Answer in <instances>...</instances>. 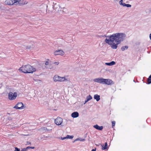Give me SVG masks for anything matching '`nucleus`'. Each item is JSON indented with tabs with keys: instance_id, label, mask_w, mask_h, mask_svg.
<instances>
[{
	"instance_id": "nucleus-16",
	"label": "nucleus",
	"mask_w": 151,
	"mask_h": 151,
	"mask_svg": "<svg viewBox=\"0 0 151 151\" xmlns=\"http://www.w3.org/2000/svg\"><path fill=\"white\" fill-rule=\"evenodd\" d=\"M94 98L96 99L97 101H99L100 100V96L98 94H96L94 95Z\"/></svg>"
},
{
	"instance_id": "nucleus-10",
	"label": "nucleus",
	"mask_w": 151,
	"mask_h": 151,
	"mask_svg": "<svg viewBox=\"0 0 151 151\" xmlns=\"http://www.w3.org/2000/svg\"><path fill=\"white\" fill-rule=\"evenodd\" d=\"M64 52L62 50H56L54 52V55H63L64 54Z\"/></svg>"
},
{
	"instance_id": "nucleus-23",
	"label": "nucleus",
	"mask_w": 151,
	"mask_h": 151,
	"mask_svg": "<svg viewBox=\"0 0 151 151\" xmlns=\"http://www.w3.org/2000/svg\"><path fill=\"white\" fill-rule=\"evenodd\" d=\"M115 124V121H113L112 122V127H114Z\"/></svg>"
},
{
	"instance_id": "nucleus-9",
	"label": "nucleus",
	"mask_w": 151,
	"mask_h": 151,
	"mask_svg": "<svg viewBox=\"0 0 151 151\" xmlns=\"http://www.w3.org/2000/svg\"><path fill=\"white\" fill-rule=\"evenodd\" d=\"M5 2L6 4L9 5H15V4L14 0H6Z\"/></svg>"
},
{
	"instance_id": "nucleus-24",
	"label": "nucleus",
	"mask_w": 151,
	"mask_h": 151,
	"mask_svg": "<svg viewBox=\"0 0 151 151\" xmlns=\"http://www.w3.org/2000/svg\"><path fill=\"white\" fill-rule=\"evenodd\" d=\"M41 129H42L43 130H45V131H46V130H48L47 128L46 127H43L42 128H41Z\"/></svg>"
},
{
	"instance_id": "nucleus-6",
	"label": "nucleus",
	"mask_w": 151,
	"mask_h": 151,
	"mask_svg": "<svg viewBox=\"0 0 151 151\" xmlns=\"http://www.w3.org/2000/svg\"><path fill=\"white\" fill-rule=\"evenodd\" d=\"M17 109H22L25 108L22 102L18 103L14 107Z\"/></svg>"
},
{
	"instance_id": "nucleus-32",
	"label": "nucleus",
	"mask_w": 151,
	"mask_h": 151,
	"mask_svg": "<svg viewBox=\"0 0 151 151\" xmlns=\"http://www.w3.org/2000/svg\"><path fill=\"white\" fill-rule=\"evenodd\" d=\"M31 48V47L30 46H27L26 47V49H30Z\"/></svg>"
},
{
	"instance_id": "nucleus-4",
	"label": "nucleus",
	"mask_w": 151,
	"mask_h": 151,
	"mask_svg": "<svg viewBox=\"0 0 151 151\" xmlns=\"http://www.w3.org/2000/svg\"><path fill=\"white\" fill-rule=\"evenodd\" d=\"M66 80L65 78L64 77H61L58 76V75H55L53 77L54 81L55 82L57 81H63Z\"/></svg>"
},
{
	"instance_id": "nucleus-7",
	"label": "nucleus",
	"mask_w": 151,
	"mask_h": 151,
	"mask_svg": "<svg viewBox=\"0 0 151 151\" xmlns=\"http://www.w3.org/2000/svg\"><path fill=\"white\" fill-rule=\"evenodd\" d=\"M23 0H14V1L15 2V5L21 6L27 3H25Z\"/></svg>"
},
{
	"instance_id": "nucleus-19",
	"label": "nucleus",
	"mask_w": 151,
	"mask_h": 151,
	"mask_svg": "<svg viewBox=\"0 0 151 151\" xmlns=\"http://www.w3.org/2000/svg\"><path fill=\"white\" fill-rule=\"evenodd\" d=\"M119 4L120 5H122L124 6H125L126 4L123 2V0H121L119 2Z\"/></svg>"
},
{
	"instance_id": "nucleus-39",
	"label": "nucleus",
	"mask_w": 151,
	"mask_h": 151,
	"mask_svg": "<svg viewBox=\"0 0 151 151\" xmlns=\"http://www.w3.org/2000/svg\"><path fill=\"white\" fill-rule=\"evenodd\" d=\"M53 8H54V6L53 5Z\"/></svg>"
},
{
	"instance_id": "nucleus-3",
	"label": "nucleus",
	"mask_w": 151,
	"mask_h": 151,
	"mask_svg": "<svg viewBox=\"0 0 151 151\" xmlns=\"http://www.w3.org/2000/svg\"><path fill=\"white\" fill-rule=\"evenodd\" d=\"M19 70L24 73H32L36 71V69L29 65H23Z\"/></svg>"
},
{
	"instance_id": "nucleus-22",
	"label": "nucleus",
	"mask_w": 151,
	"mask_h": 151,
	"mask_svg": "<svg viewBox=\"0 0 151 151\" xmlns=\"http://www.w3.org/2000/svg\"><path fill=\"white\" fill-rule=\"evenodd\" d=\"M49 68L50 69H55V68L53 66H51V65H50L49 66Z\"/></svg>"
},
{
	"instance_id": "nucleus-26",
	"label": "nucleus",
	"mask_w": 151,
	"mask_h": 151,
	"mask_svg": "<svg viewBox=\"0 0 151 151\" xmlns=\"http://www.w3.org/2000/svg\"><path fill=\"white\" fill-rule=\"evenodd\" d=\"M15 151H20V149L17 147H15Z\"/></svg>"
},
{
	"instance_id": "nucleus-34",
	"label": "nucleus",
	"mask_w": 151,
	"mask_h": 151,
	"mask_svg": "<svg viewBox=\"0 0 151 151\" xmlns=\"http://www.w3.org/2000/svg\"><path fill=\"white\" fill-rule=\"evenodd\" d=\"M96 151V149H93L91 151Z\"/></svg>"
},
{
	"instance_id": "nucleus-36",
	"label": "nucleus",
	"mask_w": 151,
	"mask_h": 151,
	"mask_svg": "<svg viewBox=\"0 0 151 151\" xmlns=\"http://www.w3.org/2000/svg\"><path fill=\"white\" fill-rule=\"evenodd\" d=\"M150 39L151 40V33L150 35Z\"/></svg>"
},
{
	"instance_id": "nucleus-2",
	"label": "nucleus",
	"mask_w": 151,
	"mask_h": 151,
	"mask_svg": "<svg viewBox=\"0 0 151 151\" xmlns=\"http://www.w3.org/2000/svg\"><path fill=\"white\" fill-rule=\"evenodd\" d=\"M93 81L95 82L102 84H105L108 85H112L114 83L111 80L109 79H104L102 78H95L93 79Z\"/></svg>"
},
{
	"instance_id": "nucleus-1",
	"label": "nucleus",
	"mask_w": 151,
	"mask_h": 151,
	"mask_svg": "<svg viewBox=\"0 0 151 151\" xmlns=\"http://www.w3.org/2000/svg\"><path fill=\"white\" fill-rule=\"evenodd\" d=\"M126 37V35L124 33H116L108 36L109 39L106 38L105 41L112 49H116L118 45L125 39Z\"/></svg>"
},
{
	"instance_id": "nucleus-5",
	"label": "nucleus",
	"mask_w": 151,
	"mask_h": 151,
	"mask_svg": "<svg viewBox=\"0 0 151 151\" xmlns=\"http://www.w3.org/2000/svg\"><path fill=\"white\" fill-rule=\"evenodd\" d=\"M17 96L16 92H14V93L12 92H9L8 94V98L10 100L15 99Z\"/></svg>"
},
{
	"instance_id": "nucleus-20",
	"label": "nucleus",
	"mask_w": 151,
	"mask_h": 151,
	"mask_svg": "<svg viewBox=\"0 0 151 151\" xmlns=\"http://www.w3.org/2000/svg\"><path fill=\"white\" fill-rule=\"evenodd\" d=\"M92 98V96L90 95H89L86 98V99L87 100V101H89L91 100Z\"/></svg>"
},
{
	"instance_id": "nucleus-28",
	"label": "nucleus",
	"mask_w": 151,
	"mask_h": 151,
	"mask_svg": "<svg viewBox=\"0 0 151 151\" xmlns=\"http://www.w3.org/2000/svg\"><path fill=\"white\" fill-rule=\"evenodd\" d=\"M125 6L127 7H131V5L129 4H126Z\"/></svg>"
},
{
	"instance_id": "nucleus-29",
	"label": "nucleus",
	"mask_w": 151,
	"mask_h": 151,
	"mask_svg": "<svg viewBox=\"0 0 151 151\" xmlns=\"http://www.w3.org/2000/svg\"><path fill=\"white\" fill-rule=\"evenodd\" d=\"M59 62H53V63H53V64H55V65H58V64H59Z\"/></svg>"
},
{
	"instance_id": "nucleus-27",
	"label": "nucleus",
	"mask_w": 151,
	"mask_h": 151,
	"mask_svg": "<svg viewBox=\"0 0 151 151\" xmlns=\"http://www.w3.org/2000/svg\"><path fill=\"white\" fill-rule=\"evenodd\" d=\"M85 140V139H82L81 138H79V141H84Z\"/></svg>"
},
{
	"instance_id": "nucleus-21",
	"label": "nucleus",
	"mask_w": 151,
	"mask_h": 151,
	"mask_svg": "<svg viewBox=\"0 0 151 151\" xmlns=\"http://www.w3.org/2000/svg\"><path fill=\"white\" fill-rule=\"evenodd\" d=\"M66 137H67L66 138L67 139H72L73 138V136H70V135H67L66 136Z\"/></svg>"
},
{
	"instance_id": "nucleus-33",
	"label": "nucleus",
	"mask_w": 151,
	"mask_h": 151,
	"mask_svg": "<svg viewBox=\"0 0 151 151\" xmlns=\"http://www.w3.org/2000/svg\"><path fill=\"white\" fill-rule=\"evenodd\" d=\"M79 141V138H77L74 141L75 142V141Z\"/></svg>"
},
{
	"instance_id": "nucleus-31",
	"label": "nucleus",
	"mask_w": 151,
	"mask_h": 151,
	"mask_svg": "<svg viewBox=\"0 0 151 151\" xmlns=\"http://www.w3.org/2000/svg\"><path fill=\"white\" fill-rule=\"evenodd\" d=\"M31 144V143L29 142H27V145H30Z\"/></svg>"
},
{
	"instance_id": "nucleus-18",
	"label": "nucleus",
	"mask_w": 151,
	"mask_h": 151,
	"mask_svg": "<svg viewBox=\"0 0 151 151\" xmlns=\"http://www.w3.org/2000/svg\"><path fill=\"white\" fill-rule=\"evenodd\" d=\"M147 84L151 83V75L149 76V78L147 79Z\"/></svg>"
},
{
	"instance_id": "nucleus-13",
	"label": "nucleus",
	"mask_w": 151,
	"mask_h": 151,
	"mask_svg": "<svg viewBox=\"0 0 151 151\" xmlns=\"http://www.w3.org/2000/svg\"><path fill=\"white\" fill-rule=\"evenodd\" d=\"M102 147V150H105L106 149L108 148V144L107 142H106L105 143V145H101Z\"/></svg>"
},
{
	"instance_id": "nucleus-12",
	"label": "nucleus",
	"mask_w": 151,
	"mask_h": 151,
	"mask_svg": "<svg viewBox=\"0 0 151 151\" xmlns=\"http://www.w3.org/2000/svg\"><path fill=\"white\" fill-rule=\"evenodd\" d=\"M93 127L95 128L97 130H102L103 129V127L102 126H99L97 124H96V125H94L93 126Z\"/></svg>"
},
{
	"instance_id": "nucleus-17",
	"label": "nucleus",
	"mask_w": 151,
	"mask_h": 151,
	"mask_svg": "<svg viewBox=\"0 0 151 151\" xmlns=\"http://www.w3.org/2000/svg\"><path fill=\"white\" fill-rule=\"evenodd\" d=\"M128 48V46L127 45L122 46L121 48V49L122 51H124L125 50H127Z\"/></svg>"
},
{
	"instance_id": "nucleus-14",
	"label": "nucleus",
	"mask_w": 151,
	"mask_h": 151,
	"mask_svg": "<svg viewBox=\"0 0 151 151\" xmlns=\"http://www.w3.org/2000/svg\"><path fill=\"white\" fill-rule=\"evenodd\" d=\"M115 62L114 61H111L109 63H106L105 64L107 65L112 66L115 64Z\"/></svg>"
},
{
	"instance_id": "nucleus-11",
	"label": "nucleus",
	"mask_w": 151,
	"mask_h": 151,
	"mask_svg": "<svg viewBox=\"0 0 151 151\" xmlns=\"http://www.w3.org/2000/svg\"><path fill=\"white\" fill-rule=\"evenodd\" d=\"M79 113L78 112L75 111L72 113L71 114V116L73 118H76L79 116Z\"/></svg>"
},
{
	"instance_id": "nucleus-15",
	"label": "nucleus",
	"mask_w": 151,
	"mask_h": 151,
	"mask_svg": "<svg viewBox=\"0 0 151 151\" xmlns=\"http://www.w3.org/2000/svg\"><path fill=\"white\" fill-rule=\"evenodd\" d=\"M35 148V147H30L28 146L27 147L25 148H24L22 149L21 151H26L27 150L29 149H34Z\"/></svg>"
},
{
	"instance_id": "nucleus-30",
	"label": "nucleus",
	"mask_w": 151,
	"mask_h": 151,
	"mask_svg": "<svg viewBox=\"0 0 151 151\" xmlns=\"http://www.w3.org/2000/svg\"><path fill=\"white\" fill-rule=\"evenodd\" d=\"M45 65H49V63L47 61H46L45 63Z\"/></svg>"
},
{
	"instance_id": "nucleus-8",
	"label": "nucleus",
	"mask_w": 151,
	"mask_h": 151,
	"mask_svg": "<svg viewBox=\"0 0 151 151\" xmlns=\"http://www.w3.org/2000/svg\"><path fill=\"white\" fill-rule=\"evenodd\" d=\"M63 122V119L60 117H58L55 119V124L58 125H60Z\"/></svg>"
},
{
	"instance_id": "nucleus-25",
	"label": "nucleus",
	"mask_w": 151,
	"mask_h": 151,
	"mask_svg": "<svg viewBox=\"0 0 151 151\" xmlns=\"http://www.w3.org/2000/svg\"><path fill=\"white\" fill-rule=\"evenodd\" d=\"M66 137H67L66 136V137H60L59 139H62V140H64L65 139H67Z\"/></svg>"
},
{
	"instance_id": "nucleus-38",
	"label": "nucleus",
	"mask_w": 151,
	"mask_h": 151,
	"mask_svg": "<svg viewBox=\"0 0 151 151\" xmlns=\"http://www.w3.org/2000/svg\"><path fill=\"white\" fill-rule=\"evenodd\" d=\"M56 4V3H55V4H54V3H53V4Z\"/></svg>"
},
{
	"instance_id": "nucleus-37",
	"label": "nucleus",
	"mask_w": 151,
	"mask_h": 151,
	"mask_svg": "<svg viewBox=\"0 0 151 151\" xmlns=\"http://www.w3.org/2000/svg\"><path fill=\"white\" fill-rule=\"evenodd\" d=\"M133 81H134V82H135V81L134 80H133Z\"/></svg>"
},
{
	"instance_id": "nucleus-35",
	"label": "nucleus",
	"mask_w": 151,
	"mask_h": 151,
	"mask_svg": "<svg viewBox=\"0 0 151 151\" xmlns=\"http://www.w3.org/2000/svg\"><path fill=\"white\" fill-rule=\"evenodd\" d=\"M88 101H87V100L86 99V100H85V103H84V104L86 103V102H87Z\"/></svg>"
}]
</instances>
